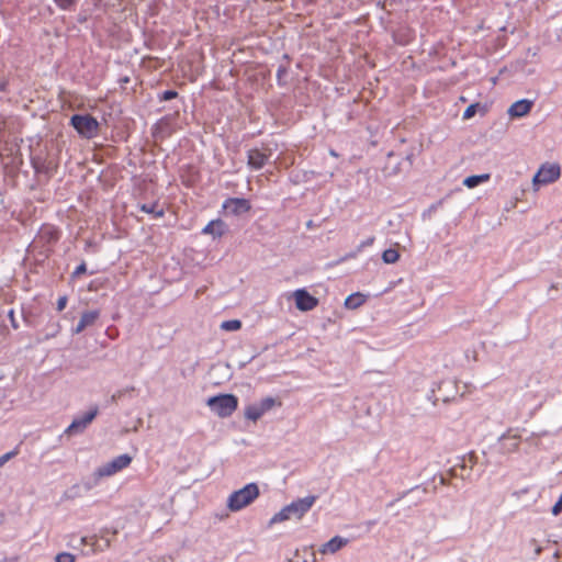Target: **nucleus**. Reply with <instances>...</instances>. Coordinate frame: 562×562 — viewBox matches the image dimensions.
Listing matches in <instances>:
<instances>
[{
    "instance_id": "28",
    "label": "nucleus",
    "mask_w": 562,
    "mask_h": 562,
    "mask_svg": "<svg viewBox=\"0 0 562 562\" xmlns=\"http://www.w3.org/2000/svg\"><path fill=\"white\" fill-rule=\"evenodd\" d=\"M374 241V237H369L368 239L363 240L357 248V251L350 255L349 257H355L357 252L361 251L364 247L371 246Z\"/></svg>"
},
{
    "instance_id": "35",
    "label": "nucleus",
    "mask_w": 562,
    "mask_h": 562,
    "mask_svg": "<svg viewBox=\"0 0 562 562\" xmlns=\"http://www.w3.org/2000/svg\"><path fill=\"white\" fill-rule=\"evenodd\" d=\"M329 154H330L333 157H338V154H337L334 149H330V150H329Z\"/></svg>"
},
{
    "instance_id": "20",
    "label": "nucleus",
    "mask_w": 562,
    "mask_h": 562,
    "mask_svg": "<svg viewBox=\"0 0 562 562\" xmlns=\"http://www.w3.org/2000/svg\"><path fill=\"white\" fill-rule=\"evenodd\" d=\"M488 179V175H480V176H470L464 179L463 184L468 188H474L480 182L486 181Z\"/></svg>"
},
{
    "instance_id": "34",
    "label": "nucleus",
    "mask_w": 562,
    "mask_h": 562,
    "mask_svg": "<svg viewBox=\"0 0 562 562\" xmlns=\"http://www.w3.org/2000/svg\"><path fill=\"white\" fill-rule=\"evenodd\" d=\"M121 396H122V391H119V392H116L115 394L112 395V401H116V398H119Z\"/></svg>"
},
{
    "instance_id": "33",
    "label": "nucleus",
    "mask_w": 562,
    "mask_h": 562,
    "mask_svg": "<svg viewBox=\"0 0 562 562\" xmlns=\"http://www.w3.org/2000/svg\"><path fill=\"white\" fill-rule=\"evenodd\" d=\"M285 74H286V69H285L284 67H280V68L278 69V74H277L278 79L280 80V79H281V77H282L283 75H285Z\"/></svg>"
},
{
    "instance_id": "31",
    "label": "nucleus",
    "mask_w": 562,
    "mask_h": 562,
    "mask_svg": "<svg viewBox=\"0 0 562 562\" xmlns=\"http://www.w3.org/2000/svg\"><path fill=\"white\" fill-rule=\"evenodd\" d=\"M66 304H67V297L60 296L57 301V311L61 312L66 307Z\"/></svg>"
},
{
    "instance_id": "7",
    "label": "nucleus",
    "mask_w": 562,
    "mask_h": 562,
    "mask_svg": "<svg viewBox=\"0 0 562 562\" xmlns=\"http://www.w3.org/2000/svg\"><path fill=\"white\" fill-rule=\"evenodd\" d=\"M292 295L299 311L308 312L318 305V299L311 295L305 289L295 290Z\"/></svg>"
},
{
    "instance_id": "12",
    "label": "nucleus",
    "mask_w": 562,
    "mask_h": 562,
    "mask_svg": "<svg viewBox=\"0 0 562 562\" xmlns=\"http://www.w3.org/2000/svg\"><path fill=\"white\" fill-rule=\"evenodd\" d=\"M100 316L99 311H87L83 312L77 326L72 329L74 334H80L87 327L92 326Z\"/></svg>"
},
{
    "instance_id": "25",
    "label": "nucleus",
    "mask_w": 562,
    "mask_h": 562,
    "mask_svg": "<svg viewBox=\"0 0 562 562\" xmlns=\"http://www.w3.org/2000/svg\"><path fill=\"white\" fill-rule=\"evenodd\" d=\"M54 2L59 9L68 10L77 2V0H54Z\"/></svg>"
},
{
    "instance_id": "27",
    "label": "nucleus",
    "mask_w": 562,
    "mask_h": 562,
    "mask_svg": "<svg viewBox=\"0 0 562 562\" xmlns=\"http://www.w3.org/2000/svg\"><path fill=\"white\" fill-rule=\"evenodd\" d=\"M178 97V92L175 90H166L159 95L160 101H169Z\"/></svg>"
},
{
    "instance_id": "10",
    "label": "nucleus",
    "mask_w": 562,
    "mask_h": 562,
    "mask_svg": "<svg viewBox=\"0 0 562 562\" xmlns=\"http://www.w3.org/2000/svg\"><path fill=\"white\" fill-rule=\"evenodd\" d=\"M224 207L229 210L233 214L238 215L248 212L251 206L246 199L231 198L226 200Z\"/></svg>"
},
{
    "instance_id": "22",
    "label": "nucleus",
    "mask_w": 562,
    "mask_h": 562,
    "mask_svg": "<svg viewBox=\"0 0 562 562\" xmlns=\"http://www.w3.org/2000/svg\"><path fill=\"white\" fill-rule=\"evenodd\" d=\"M276 404L274 398L272 397H266L263 398L258 405L260 406V409H262L263 413L270 411Z\"/></svg>"
},
{
    "instance_id": "8",
    "label": "nucleus",
    "mask_w": 562,
    "mask_h": 562,
    "mask_svg": "<svg viewBox=\"0 0 562 562\" xmlns=\"http://www.w3.org/2000/svg\"><path fill=\"white\" fill-rule=\"evenodd\" d=\"M98 414V408H94L85 414L81 418H76L72 423L66 428L65 434L75 435L82 432L87 426L95 418Z\"/></svg>"
},
{
    "instance_id": "23",
    "label": "nucleus",
    "mask_w": 562,
    "mask_h": 562,
    "mask_svg": "<svg viewBox=\"0 0 562 562\" xmlns=\"http://www.w3.org/2000/svg\"><path fill=\"white\" fill-rule=\"evenodd\" d=\"M480 106L479 103H473V104H470L465 111L463 112V119L464 120H469L471 117H473L476 113V109Z\"/></svg>"
},
{
    "instance_id": "29",
    "label": "nucleus",
    "mask_w": 562,
    "mask_h": 562,
    "mask_svg": "<svg viewBox=\"0 0 562 562\" xmlns=\"http://www.w3.org/2000/svg\"><path fill=\"white\" fill-rule=\"evenodd\" d=\"M87 270V267H86V263L82 262L81 265H79L76 270L74 271L72 276L74 277H79L80 274L85 273Z\"/></svg>"
},
{
    "instance_id": "19",
    "label": "nucleus",
    "mask_w": 562,
    "mask_h": 562,
    "mask_svg": "<svg viewBox=\"0 0 562 562\" xmlns=\"http://www.w3.org/2000/svg\"><path fill=\"white\" fill-rule=\"evenodd\" d=\"M382 259L385 263H395L400 259V254L396 249L389 248L383 251Z\"/></svg>"
},
{
    "instance_id": "18",
    "label": "nucleus",
    "mask_w": 562,
    "mask_h": 562,
    "mask_svg": "<svg viewBox=\"0 0 562 562\" xmlns=\"http://www.w3.org/2000/svg\"><path fill=\"white\" fill-rule=\"evenodd\" d=\"M265 413L262 409H260V406L257 405H250L245 411V417L247 419H250L252 422L258 420Z\"/></svg>"
},
{
    "instance_id": "1",
    "label": "nucleus",
    "mask_w": 562,
    "mask_h": 562,
    "mask_svg": "<svg viewBox=\"0 0 562 562\" xmlns=\"http://www.w3.org/2000/svg\"><path fill=\"white\" fill-rule=\"evenodd\" d=\"M316 498L317 496L310 495L292 502L270 519V525L282 522L291 518L301 519L312 508Z\"/></svg>"
},
{
    "instance_id": "3",
    "label": "nucleus",
    "mask_w": 562,
    "mask_h": 562,
    "mask_svg": "<svg viewBox=\"0 0 562 562\" xmlns=\"http://www.w3.org/2000/svg\"><path fill=\"white\" fill-rule=\"evenodd\" d=\"M238 400L233 394H222L210 397L207 406L220 417L231 416L237 408Z\"/></svg>"
},
{
    "instance_id": "2",
    "label": "nucleus",
    "mask_w": 562,
    "mask_h": 562,
    "mask_svg": "<svg viewBox=\"0 0 562 562\" xmlns=\"http://www.w3.org/2000/svg\"><path fill=\"white\" fill-rule=\"evenodd\" d=\"M259 494L258 485L256 483H249L228 496L227 508L231 512H238L250 505Z\"/></svg>"
},
{
    "instance_id": "9",
    "label": "nucleus",
    "mask_w": 562,
    "mask_h": 562,
    "mask_svg": "<svg viewBox=\"0 0 562 562\" xmlns=\"http://www.w3.org/2000/svg\"><path fill=\"white\" fill-rule=\"evenodd\" d=\"M270 157V153L254 148L248 151V166L252 169H261Z\"/></svg>"
},
{
    "instance_id": "17",
    "label": "nucleus",
    "mask_w": 562,
    "mask_h": 562,
    "mask_svg": "<svg viewBox=\"0 0 562 562\" xmlns=\"http://www.w3.org/2000/svg\"><path fill=\"white\" fill-rule=\"evenodd\" d=\"M140 210L148 214H153L155 217H161L164 215V209L157 202L143 204Z\"/></svg>"
},
{
    "instance_id": "4",
    "label": "nucleus",
    "mask_w": 562,
    "mask_h": 562,
    "mask_svg": "<svg viewBox=\"0 0 562 562\" xmlns=\"http://www.w3.org/2000/svg\"><path fill=\"white\" fill-rule=\"evenodd\" d=\"M71 125L83 137L92 138L99 130L98 121L91 115L75 114L71 116Z\"/></svg>"
},
{
    "instance_id": "21",
    "label": "nucleus",
    "mask_w": 562,
    "mask_h": 562,
    "mask_svg": "<svg viewBox=\"0 0 562 562\" xmlns=\"http://www.w3.org/2000/svg\"><path fill=\"white\" fill-rule=\"evenodd\" d=\"M241 328V322L239 319L224 321L221 324V329L226 331H235Z\"/></svg>"
},
{
    "instance_id": "6",
    "label": "nucleus",
    "mask_w": 562,
    "mask_h": 562,
    "mask_svg": "<svg viewBox=\"0 0 562 562\" xmlns=\"http://www.w3.org/2000/svg\"><path fill=\"white\" fill-rule=\"evenodd\" d=\"M561 173L560 166L558 164H544L538 172L533 176V186H542L554 182Z\"/></svg>"
},
{
    "instance_id": "26",
    "label": "nucleus",
    "mask_w": 562,
    "mask_h": 562,
    "mask_svg": "<svg viewBox=\"0 0 562 562\" xmlns=\"http://www.w3.org/2000/svg\"><path fill=\"white\" fill-rule=\"evenodd\" d=\"M56 562H75V557L68 552H61L56 555Z\"/></svg>"
},
{
    "instance_id": "30",
    "label": "nucleus",
    "mask_w": 562,
    "mask_h": 562,
    "mask_svg": "<svg viewBox=\"0 0 562 562\" xmlns=\"http://www.w3.org/2000/svg\"><path fill=\"white\" fill-rule=\"evenodd\" d=\"M562 510V495L560 496V499L554 504L552 507V514L558 515Z\"/></svg>"
},
{
    "instance_id": "11",
    "label": "nucleus",
    "mask_w": 562,
    "mask_h": 562,
    "mask_svg": "<svg viewBox=\"0 0 562 562\" xmlns=\"http://www.w3.org/2000/svg\"><path fill=\"white\" fill-rule=\"evenodd\" d=\"M532 105H533V102L531 100H527V99L518 100L509 106L508 114L512 117H521L530 112Z\"/></svg>"
},
{
    "instance_id": "24",
    "label": "nucleus",
    "mask_w": 562,
    "mask_h": 562,
    "mask_svg": "<svg viewBox=\"0 0 562 562\" xmlns=\"http://www.w3.org/2000/svg\"><path fill=\"white\" fill-rule=\"evenodd\" d=\"M19 453L18 448L12 451H9L0 457V468L3 467L8 461L14 458Z\"/></svg>"
},
{
    "instance_id": "5",
    "label": "nucleus",
    "mask_w": 562,
    "mask_h": 562,
    "mask_svg": "<svg viewBox=\"0 0 562 562\" xmlns=\"http://www.w3.org/2000/svg\"><path fill=\"white\" fill-rule=\"evenodd\" d=\"M132 462V457L124 453L115 457L113 460L106 462L97 469L95 475L98 477L111 476L121 470L127 468Z\"/></svg>"
},
{
    "instance_id": "15",
    "label": "nucleus",
    "mask_w": 562,
    "mask_h": 562,
    "mask_svg": "<svg viewBox=\"0 0 562 562\" xmlns=\"http://www.w3.org/2000/svg\"><path fill=\"white\" fill-rule=\"evenodd\" d=\"M499 442L504 452H513L519 446V436L506 434L499 438Z\"/></svg>"
},
{
    "instance_id": "16",
    "label": "nucleus",
    "mask_w": 562,
    "mask_h": 562,
    "mask_svg": "<svg viewBox=\"0 0 562 562\" xmlns=\"http://www.w3.org/2000/svg\"><path fill=\"white\" fill-rule=\"evenodd\" d=\"M366 302V296L361 293L350 294L345 300V306L349 310H356L360 307Z\"/></svg>"
},
{
    "instance_id": "14",
    "label": "nucleus",
    "mask_w": 562,
    "mask_h": 562,
    "mask_svg": "<svg viewBox=\"0 0 562 562\" xmlns=\"http://www.w3.org/2000/svg\"><path fill=\"white\" fill-rule=\"evenodd\" d=\"M347 543H348L347 539L336 536L323 544L321 552L324 554L325 553H335L338 550H340L342 547H345Z\"/></svg>"
},
{
    "instance_id": "13",
    "label": "nucleus",
    "mask_w": 562,
    "mask_h": 562,
    "mask_svg": "<svg viewBox=\"0 0 562 562\" xmlns=\"http://www.w3.org/2000/svg\"><path fill=\"white\" fill-rule=\"evenodd\" d=\"M227 229V226L226 224L217 218V220H213L211 221L203 229H202V233L203 234H207V235H212L213 237H222L225 232Z\"/></svg>"
},
{
    "instance_id": "32",
    "label": "nucleus",
    "mask_w": 562,
    "mask_h": 562,
    "mask_svg": "<svg viewBox=\"0 0 562 562\" xmlns=\"http://www.w3.org/2000/svg\"><path fill=\"white\" fill-rule=\"evenodd\" d=\"M8 315H9V318H10L12 327L16 329L19 327V325H18V323L15 321V317H14V311L11 310Z\"/></svg>"
}]
</instances>
